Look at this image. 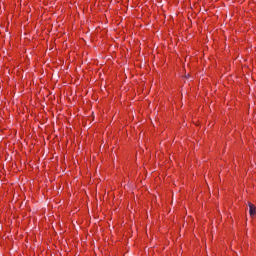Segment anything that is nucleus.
Segmentation results:
<instances>
[{"label": "nucleus", "instance_id": "nucleus-1", "mask_svg": "<svg viewBox=\"0 0 256 256\" xmlns=\"http://www.w3.org/2000/svg\"><path fill=\"white\" fill-rule=\"evenodd\" d=\"M248 207H249V214H250V216L253 217V215H256L255 205L249 203Z\"/></svg>", "mask_w": 256, "mask_h": 256}]
</instances>
